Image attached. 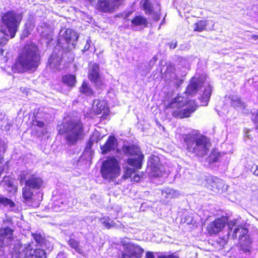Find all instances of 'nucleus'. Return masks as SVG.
Returning <instances> with one entry per match:
<instances>
[{
    "label": "nucleus",
    "instance_id": "1",
    "mask_svg": "<svg viewBox=\"0 0 258 258\" xmlns=\"http://www.w3.org/2000/svg\"><path fill=\"white\" fill-rule=\"evenodd\" d=\"M41 55L34 43L27 44L23 47L12 69L14 72H33L40 63Z\"/></svg>",
    "mask_w": 258,
    "mask_h": 258
},
{
    "label": "nucleus",
    "instance_id": "2",
    "mask_svg": "<svg viewBox=\"0 0 258 258\" xmlns=\"http://www.w3.org/2000/svg\"><path fill=\"white\" fill-rule=\"evenodd\" d=\"M59 133L69 145H74L84 137V124L79 118H69L59 126Z\"/></svg>",
    "mask_w": 258,
    "mask_h": 258
},
{
    "label": "nucleus",
    "instance_id": "3",
    "mask_svg": "<svg viewBox=\"0 0 258 258\" xmlns=\"http://www.w3.org/2000/svg\"><path fill=\"white\" fill-rule=\"evenodd\" d=\"M187 150L198 156H204L208 154L211 143L207 137L191 133L183 135Z\"/></svg>",
    "mask_w": 258,
    "mask_h": 258
},
{
    "label": "nucleus",
    "instance_id": "4",
    "mask_svg": "<svg viewBox=\"0 0 258 258\" xmlns=\"http://www.w3.org/2000/svg\"><path fill=\"white\" fill-rule=\"evenodd\" d=\"M22 18V14L14 11H9L3 15V27L6 29L10 38L15 37Z\"/></svg>",
    "mask_w": 258,
    "mask_h": 258
},
{
    "label": "nucleus",
    "instance_id": "5",
    "mask_svg": "<svg viewBox=\"0 0 258 258\" xmlns=\"http://www.w3.org/2000/svg\"><path fill=\"white\" fill-rule=\"evenodd\" d=\"M184 98L180 96H177L173 100H172L167 108H176L179 109L181 107L183 106L184 103L183 102ZM197 106L195 104L194 101H189L186 105V106L183 109L180 110H174L172 111V115L174 117L183 118L188 117L190 114L195 111L197 109Z\"/></svg>",
    "mask_w": 258,
    "mask_h": 258
},
{
    "label": "nucleus",
    "instance_id": "6",
    "mask_svg": "<svg viewBox=\"0 0 258 258\" xmlns=\"http://www.w3.org/2000/svg\"><path fill=\"white\" fill-rule=\"evenodd\" d=\"M33 242L20 245L18 244L15 246L16 248H19L18 253L21 257L25 258H46L45 251L41 248H35Z\"/></svg>",
    "mask_w": 258,
    "mask_h": 258
},
{
    "label": "nucleus",
    "instance_id": "7",
    "mask_svg": "<svg viewBox=\"0 0 258 258\" xmlns=\"http://www.w3.org/2000/svg\"><path fill=\"white\" fill-rule=\"evenodd\" d=\"M123 252L120 258H141L144 249L139 245L129 241L127 238L120 241Z\"/></svg>",
    "mask_w": 258,
    "mask_h": 258
},
{
    "label": "nucleus",
    "instance_id": "8",
    "mask_svg": "<svg viewBox=\"0 0 258 258\" xmlns=\"http://www.w3.org/2000/svg\"><path fill=\"white\" fill-rule=\"evenodd\" d=\"M123 151L127 156L133 157L127 159V163L132 166L136 167L137 169L141 168L142 161L144 155L141 153L140 148L134 145L124 146Z\"/></svg>",
    "mask_w": 258,
    "mask_h": 258
},
{
    "label": "nucleus",
    "instance_id": "9",
    "mask_svg": "<svg viewBox=\"0 0 258 258\" xmlns=\"http://www.w3.org/2000/svg\"><path fill=\"white\" fill-rule=\"evenodd\" d=\"M248 230L241 225L234 228L232 237L233 239L239 238V248L243 252L249 253L251 250V241L247 238L246 235Z\"/></svg>",
    "mask_w": 258,
    "mask_h": 258
},
{
    "label": "nucleus",
    "instance_id": "10",
    "mask_svg": "<svg viewBox=\"0 0 258 258\" xmlns=\"http://www.w3.org/2000/svg\"><path fill=\"white\" fill-rule=\"evenodd\" d=\"M78 37L77 33L71 29H61L59 34L58 44L63 48L67 49L68 46L64 45L71 44L75 46Z\"/></svg>",
    "mask_w": 258,
    "mask_h": 258
},
{
    "label": "nucleus",
    "instance_id": "11",
    "mask_svg": "<svg viewBox=\"0 0 258 258\" xmlns=\"http://www.w3.org/2000/svg\"><path fill=\"white\" fill-rule=\"evenodd\" d=\"M99 71L100 68L97 64H91L89 70L88 78L97 89L103 90L106 86L104 80L100 77Z\"/></svg>",
    "mask_w": 258,
    "mask_h": 258
},
{
    "label": "nucleus",
    "instance_id": "12",
    "mask_svg": "<svg viewBox=\"0 0 258 258\" xmlns=\"http://www.w3.org/2000/svg\"><path fill=\"white\" fill-rule=\"evenodd\" d=\"M228 222V217L222 216L208 224L207 230L210 235H217L223 231Z\"/></svg>",
    "mask_w": 258,
    "mask_h": 258
},
{
    "label": "nucleus",
    "instance_id": "13",
    "mask_svg": "<svg viewBox=\"0 0 258 258\" xmlns=\"http://www.w3.org/2000/svg\"><path fill=\"white\" fill-rule=\"evenodd\" d=\"M119 170L120 168L118 166V162L114 157L108 158L103 161L101 168V172L103 176H106L110 173L117 175Z\"/></svg>",
    "mask_w": 258,
    "mask_h": 258
},
{
    "label": "nucleus",
    "instance_id": "14",
    "mask_svg": "<svg viewBox=\"0 0 258 258\" xmlns=\"http://www.w3.org/2000/svg\"><path fill=\"white\" fill-rule=\"evenodd\" d=\"M123 0H99L97 8L103 12H111L121 4Z\"/></svg>",
    "mask_w": 258,
    "mask_h": 258
},
{
    "label": "nucleus",
    "instance_id": "15",
    "mask_svg": "<svg viewBox=\"0 0 258 258\" xmlns=\"http://www.w3.org/2000/svg\"><path fill=\"white\" fill-rule=\"evenodd\" d=\"M13 230L11 228L2 227L0 229V246L9 245L13 239Z\"/></svg>",
    "mask_w": 258,
    "mask_h": 258
},
{
    "label": "nucleus",
    "instance_id": "16",
    "mask_svg": "<svg viewBox=\"0 0 258 258\" xmlns=\"http://www.w3.org/2000/svg\"><path fill=\"white\" fill-rule=\"evenodd\" d=\"M150 169L152 171L153 173L152 177H160L163 176L162 174H160V173H162V170L163 167L159 163V159L158 157L154 156L151 158L150 161ZM148 169L149 170V168Z\"/></svg>",
    "mask_w": 258,
    "mask_h": 258
},
{
    "label": "nucleus",
    "instance_id": "17",
    "mask_svg": "<svg viewBox=\"0 0 258 258\" xmlns=\"http://www.w3.org/2000/svg\"><path fill=\"white\" fill-rule=\"evenodd\" d=\"M203 85L204 82L202 79L193 78L191 79L190 84L187 87L186 93L188 95H195L197 93L199 90Z\"/></svg>",
    "mask_w": 258,
    "mask_h": 258
},
{
    "label": "nucleus",
    "instance_id": "18",
    "mask_svg": "<svg viewBox=\"0 0 258 258\" xmlns=\"http://www.w3.org/2000/svg\"><path fill=\"white\" fill-rule=\"evenodd\" d=\"M117 145V140L113 136H110L105 144L101 147L102 154L107 153L114 150Z\"/></svg>",
    "mask_w": 258,
    "mask_h": 258
},
{
    "label": "nucleus",
    "instance_id": "19",
    "mask_svg": "<svg viewBox=\"0 0 258 258\" xmlns=\"http://www.w3.org/2000/svg\"><path fill=\"white\" fill-rule=\"evenodd\" d=\"M93 109L94 111L98 114L102 112L104 113H106L108 111L107 104L104 100H94L93 102Z\"/></svg>",
    "mask_w": 258,
    "mask_h": 258
},
{
    "label": "nucleus",
    "instance_id": "20",
    "mask_svg": "<svg viewBox=\"0 0 258 258\" xmlns=\"http://www.w3.org/2000/svg\"><path fill=\"white\" fill-rule=\"evenodd\" d=\"M61 58L56 54H52L48 59L49 64L50 68L53 70H60Z\"/></svg>",
    "mask_w": 258,
    "mask_h": 258
},
{
    "label": "nucleus",
    "instance_id": "21",
    "mask_svg": "<svg viewBox=\"0 0 258 258\" xmlns=\"http://www.w3.org/2000/svg\"><path fill=\"white\" fill-rule=\"evenodd\" d=\"M211 86L208 85L207 87L205 89L202 96L200 99L201 102L202 106H207L208 105V102L211 97Z\"/></svg>",
    "mask_w": 258,
    "mask_h": 258
},
{
    "label": "nucleus",
    "instance_id": "22",
    "mask_svg": "<svg viewBox=\"0 0 258 258\" xmlns=\"http://www.w3.org/2000/svg\"><path fill=\"white\" fill-rule=\"evenodd\" d=\"M25 184L30 188L38 189L42 184L41 178H29Z\"/></svg>",
    "mask_w": 258,
    "mask_h": 258
},
{
    "label": "nucleus",
    "instance_id": "23",
    "mask_svg": "<svg viewBox=\"0 0 258 258\" xmlns=\"http://www.w3.org/2000/svg\"><path fill=\"white\" fill-rule=\"evenodd\" d=\"M132 26H142L143 27H147L148 25V21L147 19L142 16H137L135 17L131 21Z\"/></svg>",
    "mask_w": 258,
    "mask_h": 258
},
{
    "label": "nucleus",
    "instance_id": "24",
    "mask_svg": "<svg viewBox=\"0 0 258 258\" xmlns=\"http://www.w3.org/2000/svg\"><path fill=\"white\" fill-rule=\"evenodd\" d=\"M162 196L167 199L178 197L180 194L178 190L171 188H165L162 191Z\"/></svg>",
    "mask_w": 258,
    "mask_h": 258
},
{
    "label": "nucleus",
    "instance_id": "25",
    "mask_svg": "<svg viewBox=\"0 0 258 258\" xmlns=\"http://www.w3.org/2000/svg\"><path fill=\"white\" fill-rule=\"evenodd\" d=\"M62 82L68 86L72 88L76 83V77L72 75H67L62 77Z\"/></svg>",
    "mask_w": 258,
    "mask_h": 258
},
{
    "label": "nucleus",
    "instance_id": "26",
    "mask_svg": "<svg viewBox=\"0 0 258 258\" xmlns=\"http://www.w3.org/2000/svg\"><path fill=\"white\" fill-rule=\"evenodd\" d=\"M100 222L107 229L116 227V224L109 217H103L99 219Z\"/></svg>",
    "mask_w": 258,
    "mask_h": 258
},
{
    "label": "nucleus",
    "instance_id": "27",
    "mask_svg": "<svg viewBox=\"0 0 258 258\" xmlns=\"http://www.w3.org/2000/svg\"><path fill=\"white\" fill-rule=\"evenodd\" d=\"M80 92L87 96H90L93 94L94 91L90 87L89 84L83 82L80 88Z\"/></svg>",
    "mask_w": 258,
    "mask_h": 258
},
{
    "label": "nucleus",
    "instance_id": "28",
    "mask_svg": "<svg viewBox=\"0 0 258 258\" xmlns=\"http://www.w3.org/2000/svg\"><path fill=\"white\" fill-rule=\"evenodd\" d=\"M5 186L7 190L9 192H16L17 191V185L14 183L12 178H7L4 181Z\"/></svg>",
    "mask_w": 258,
    "mask_h": 258
},
{
    "label": "nucleus",
    "instance_id": "29",
    "mask_svg": "<svg viewBox=\"0 0 258 258\" xmlns=\"http://www.w3.org/2000/svg\"><path fill=\"white\" fill-rule=\"evenodd\" d=\"M32 236L33 239L39 246L41 247L45 246L47 241L42 235L39 233H33Z\"/></svg>",
    "mask_w": 258,
    "mask_h": 258
},
{
    "label": "nucleus",
    "instance_id": "30",
    "mask_svg": "<svg viewBox=\"0 0 258 258\" xmlns=\"http://www.w3.org/2000/svg\"><path fill=\"white\" fill-rule=\"evenodd\" d=\"M70 246L74 249V250L79 253L83 252L82 249L80 246L78 241L73 238H71L68 242Z\"/></svg>",
    "mask_w": 258,
    "mask_h": 258
},
{
    "label": "nucleus",
    "instance_id": "31",
    "mask_svg": "<svg viewBox=\"0 0 258 258\" xmlns=\"http://www.w3.org/2000/svg\"><path fill=\"white\" fill-rule=\"evenodd\" d=\"M132 168H127L125 171L124 175L122 177H141V176L137 173V169L136 167L132 166Z\"/></svg>",
    "mask_w": 258,
    "mask_h": 258
},
{
    "label": "nucleus",
    "instance_id": "32",
    "mask_svg": "<svg viewBox=\"0 0 258 258\" xmlns=\"http://www.w3.org/2000/svg\"><path fill=\"white\" fill-rule=\"evenodd\" d=\"M9 37L6 29L0 26V45L6 44Z\"/></svg>",
    "mask_w": 258,
    "mask_h": 258
},
{
    "label": "nucleus",
    "instance_id": "33",
    "mask_svg": "<svg viewBox=\"0 0 258 258\" xmlns=\"http://www.w3.org/2000/svg\"><path fill=\"white\" fill-rule=\"evenodd\" d=\"M146 15L154 14L152 4L148 0H145L142 6Z\"/></svg>",
    "mask_w": 258,
    "mask_h": 258
},
{
    "label": "nucleus",
    "instance_id": "34",
    "mask_svg": "<svg viewBox=\"0 0 258 258\" xmlns=\"http://www.w3.org/2000/svg\"><path fill=\"white\" fill-rule=\"evenodd\" d=\"M0 204L9 208H12L15 206V203L11 200L1 195H0Z\"/></svg>",
    "mask_w": 258,
    "mask_h": 258
},
{
    "label": "nucleus",
    "instance_id": "35",
    "mask_svg": "<svg viewBox=\"0 0 258 258\" xmlns=\"http://www.w3.org/2000/svg\"><path fill=\"white\" fill-rule=\"evenodd\" d=\"M207 21L204 20H200L195 24V27L194 31L202 32L206 29L207 26Z\"/></svg>",
    "mask_w": 258,
    "mask_h": 258
},
{
    "label": "nucleus",
    "instance_id": "36",
    "mask_svg": "<svg viewBox=\"0 0 258 258\" xmlns=\"http://www.w3.org/2000/svg\"><path fill=\"white\" fill-rule=\"evenodd\" d=\"M164 78L166 81L170 82H174L177 78V76L173 72L171 71L170 69H168L164 74Z\"/></svg>",
    "mask_w": 258,
    "mask_h": 258
},
{
    "label": "nucleus",
    "instance_id": "37",
    "mask_svg": "<svg viewBox=\"0 0 258 258\" xmlns=\"http://www.w3.org/2000/svg\"><path fill=\"white\" fill-rule=\"evenodd\" d=\"M33 196L31 188L28 187L26 184L23 188V197L26 201L30 200Z\"/></svg>",
    "mask_w": 258,
    "mask_h": 258
},
{
    "label": "nucleus",
    "instance_id": "38",
    "mask_svg": "<svg viewBox=\"0 0 258 258\" xmlns=\"http://www.w3.org/2000/svg\"><path fill=\"white\" fill-rule=\"evenodd\" d=\"M98 142V140L97 139H96V138L95 137V135H93L90 138V139L89 140V141L88 142V144H87V145L85 148V152H84V154L85 153H87V152H89V154H90V150L91 148V146H92V144L94 142Z\"/></svg>",
    "mask_w": 258,
    "mask_h": 258
},
{
    "label": "nucleus",
    "instance_id": "39",
    "mask_svg": "<svg viewBox=\"0 0 258 258\" xmlns=\"http://www.w3.org/2000/svg\"><path fill=\"white\" fill-rule=\"evenodd\" d=\"M231 104L235 107H244L243 104L241 102V100L236 97L231 98Z\"/></svg>",
    "mask_w": 258,
    "mask_h": 258
},
{
    "label": "nucleus",
    "instance_id": "40",
    "mask_svg": "<svg viewBox=\"0 0 258 258\" xmlns=\"http://www.w3.org/2000/svg\"><path fill=\"white\" fill-rule=\"evenodd\" d=\"M158 258H179V256L175 253L166 254L165 253H157Z\"/></svg>",
    "mask_w": 258,
    "mask_h": 258
},
{
    "label": "nucleus",
    "instance_id": "41",
    "mask_svg": "<svg viewBox=\"0 0 258 258\" xmlns=\"http://www.w3.org/2000/svg\"><path fill=\"white\" fill-rule=\"evenodd\" d=\"M229 229L230 230H232L233 229H234L235 228L237 227L238 225V220L236 219H234L233 220L227 222V224Z\"/></svg>",
    "mask_w": 258,
    "mask_h": 258
},
{
    "label": "nucleus",
    "instance_id": "42",
    "mask_svg": "<svg viewBox=\"0 0 258 258\" xmlns=\"http://www.w3.org/2000/svg\"><path fill=\"white\" fill-rule=\"evenodd\" d=\"M42 37L46 39L47 43H49L52 39L51 32L50 31H49L47 33H45L44 31L42 32Z\"/></svg>",
    "mask_w": 258,
    "mask_h": 258
},
{
    "label": "nucleus",
    "instance_id": "43",
    "mask_svg": "<svg viewBox=\"0 0 258 258\" xmlns=\"http://www.w3.org/2000/svg\"><path fill=\"white\" fill-rule=\"evenodd\" d=\"M219 154L218 152L214 151H213L211 154L210 155L209 158L210 160L212 161L213 162H216L219 157Z\"/></svg>",
    "mask_w": 258,
    "mask_h": 258
},
{
    "label": "nucleus",
    "instance_id": "44",
    "mask_svg": "<svg viewBox=\"0 0 258 258\" xmlns=\"http://www.w3.org/2000/svg\"><path fill=\"white\" fill-rule=\"evenodd\" d=\"M7 149V145L4 140H0V153H4Z\"/></svg>",
    "mask_w": 258,
    "mask_h": 258
},
{
    "label": "nucleus",
    "instance_id": "45",
    "mask_svg": "<svg viewBox=\"0 0 258 258\" xmlns=\"http://www.w3.org/2000/svg\"><path fill=\"white\" fill-rule=\"evenodd\" d=\"M2 176L4 178L10 177L6 174V168L5 167H0V177Z\"/></svg>",
    "mask_w": 258,
    "mask_h": 258
},
{
    "label": "nucleus",
    "instance_id": "46",
    "mask_svg": "<svg viewBox=\"0 0 258 258\" xmlns=\"http://www.w3.org/2000/svg\"><path fill=\"white\" fill-rule=\"evenodd\" d=\"M33 124L34 125H36L38 127H42L44 125V123L43 121H41L34 120H33Z\"/></svg>",
    "mask_w": 258,
    "mask_h": 258
},
{
    "label": "nucleus",
    "instance_id": "47",
    "mask_svg": "<svg viewBox=\"0 0 258 258\" xmlns=\"http://www.w3.org/2000/svg\"><path fill=\"white\" fill-rule=\"evenodd\" d=\"M251 170L252 171L254 175L258 176V166L257 165H253L251 167Z\"/></svg>",
    "mask_w": 258,
    "mask_h": 258
},
{
    "label": "nucleus",
    "instance_id": "48",
    "mask_svg": "<svg viewBox=\"0 0 258 258\" xmlns=\"http://www.w3.org/2000/svg\"><path fill=\"white\" fill-rule=\"evenodd\" d=\"M253 122L255 125L256 129L258 130V110H257L256 113L254 116Z\"/></svg>",
    "mask_w": 258,
    "mask_h": 258
},
{
    "label": "nucleus",
    "instance_id": "49",
    "mask_svg": "<svg viewBox=\"0 0 258 258\" xmlns=\"http://www.w3.org/2000/svg\"><path fill=\"white\" fill-rule=\"evenodd\" d=\"M168 45L170 49H174L176 47L177 42L176 41L171 42L168 43Z\"/></svg>",
    "mask_w": 258,
    "mask_h": 258
},
{
    "label": "nucleus",
    "instance_id": "50",
    "mask_svg": "<svg viewBox=\"0 0 258 258\" xmlns=\"http://www.w3.org/2000/svg\"><path fill=\"white\" fill-rule=\"evenodd\" d=\"M146 258H154L153 252L148 251L146 253Z\"/></svg>",
    "mask_w": 258,
    "mask_h": 258
},
{
    "label": "nucleus",
    "instance_id": "51",
    "mask_svg": "<svg viewBox=\"0 0 258 258\" xmlns=\"http://www.w3.org/2000/svg\"><path fill=\"white\" fill-rule=\"evenodd\" d=\"M154 19L156 21H158L160 19V17L158 15H155Z\"/></svg>",
    "mask_w": 258,
    "mask_h": 258
},
{
    "label": "nucleus",
    "instance_id": "52",
    "mask_svg": "<svg viewBox=\"0 0 258 258\" xmlns=\"http://www.w3.org/2000/svg\"><path fill=\"white\" fill-rule=\"evenodd\" d=\"M40 199H38V202L36 204V205H35V206H36V207L38 206V205H39V201H40L41 200L42 198V194H41V196H40Z\"/></svg>",
    "mask_w": 258,
    "mask_h": 258
},
{
    "label": "nucleus",
    "instance_id": "53",
    "mask_svg": "<svg viewBox=\"0 0 258 258\" xmlns=\"http://www.w3.org/2000/svg\"><path fill=\"white\" fill-rule=\"evenodd\" d=\"M252 38H253L255 40L258 41V35H254L252 36Z\"/></svg>",
    "mask_w": 258,
    "mask_h": 258
},
{
    "label": "nucleus",
    "instance_id": "54",
    "mask_svg": "<svg viewBox=\"0 0 258 258\" xmlns=\"http://www.w3.org/2000/svg\"><path fill=\"white\" fill-rule=\"evenodd\" d=\"M27 176V174H23L22 175H21V176L20 177H25L26 176Z\"/></svg>",
    "mask_w": 258,
    "mask_h": 258
},
{
    "label": "nucleus",
    "instance_id": "55",
    "mask_svg": "<svg viewBox=\"0 0 258 258\" xmlns=\"http://www.w3.org/2000/svg\"><path fill=\"white\" fill-rule=\"evenodd\" d=\"M90 3H92V2L94 1V0H88Z\"/></svg>",
    "mask_w": 258,
    "mask_h": 258
},
{
    "label": "nucleus",
    "instance_id": "56",
    "mask_svg": "<svg viewBox=\"0 0 258 258\" xmlns=\"http://www.w3.org/2000/svg\"><path fill=\"white\" fill-rule=\"evenodd\" d=\"M128 15H129V14H128V15H126L125 18H127V17L128 16Z\"/></svg>",
    "mask_w": 258,
    "mask_h": 258
}]
</instances>
